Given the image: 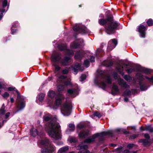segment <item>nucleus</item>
<instances>
[{"label": "nucleus", "mask_w": 153, "mask_h": 153, "mask_svg": "<svg viewBox=\"0 0 153 153\" xmlns=\"http://www.w3.org/2000/svg\"><path fill=\"white\" fill-rule=\"evenodd\" d=\"M60 127L59 123L52 121L46 124L45 130L50 137L56 140H58L61 138Z\"/></svg>", "instance_id": "obj_1"}, {"label": "nucleus", "mask_w": 153, "mask_h": 153, "mask_svg": "<svg viewBox=\"0 0 153 153\" xmlns=\"http://www.w3.org/2000/svg\"><path fill=\"white\" fill-rule=\"evenodd\" d=\"M105 82L108 84H111V81L110 76H106L102 71H99L97 76L94 79V83L100 85L102 88L104 89L106 86Z\"/></svg>", "instance_id": "obj_2"}, {"label": "nucleus", "mask_w": 153, "mask_h": 153, "mask_svg": "<svg viewBox=\"0 0 153 153\" xmlns=\"http://www.w3.org/2000/svg\"><path fill=\"white\" fill-rule=\"evenodd\" d=\"M113 17L112 16H109L106 19L107 21H108V26L106 28V32L108 34H111L113 33L115 29L118 26L119 24L118 23L112 22Z\"/></svg>", "instance_id": "obj_3"}, {"label": "nucleus", "mask_w": 153, "mask_h": 153, "mask_svg": "<svg viewBox=\"0 0 153 153\" xmlns=\"http://www.w3.org/2000/svg\"><path fill=\"white\" fill-rule=\"evenodd\" d=\"M8 90L9 91L15 90L16 91L18 95L16 99V102L17 105V108L18 109L16 112L22 109L25 107V104L23 101L22 100L21 96L19 94L18 91L15 88H13L12 87H9L8 88Z\"/></svg>", "instance_id": "obj_4"}, {"label": "nucleus", "mask_w": 153, "mask_h": 153, "mask_svg": "<svg viewBox=\"0 0 153 153\" xmlns=\"http://www.w3.org/2000/svg\"><path fill=\"white\" fill-rule=\"evenodd\" d=\"M112 133L111 131H104L99 134H96L93 135L91 137L85 140L84 143H90L93 142L96 138L99 136L104 137L107 135H110L112 136Z\"/></svg>", "instance_id": "obj_5"}, {"label": "nucleus", "mask_w": 153, "mask_h": 153, "mask_svg": "<svg viewBox=\"0 0 153 153\" xmlns=\"http://www.w3.org/2000/svg\"><path fill=\"white\" fill-rule=\"evenodd\" d=\"M71 103L66 102L64 104L61 108V113L64 116H68L71 114Z\"/></svg>", "instance_id": "obj_6"}, {"label": "nucleus", "mask_w": 153, "mask_h": 153, "mask_svg": "<svg viewBox=\"0 0 153 153\" xmlns=\"http://www.w3.org/2000/svg\"><path fill=\"white\" fill-rule=\"evenodd\" d=\"M61 54L59 52H56L53 54L51 56V60L53 63V65L55 67L56 71H58L59 70L60 68L55 63L59 61L61 59Z\"/></svg>", "instance_id": "obj_7"}, {"label": "nucleus", "mask_w": 153, "mask_h": 153, "mask_svg": "<svg viewBox=\"0 0 153 153\" xmlns=\"http://www.w3.org/2000/svg\"><path fill=\"white\" fill-rule=\"evenodd\" d=\"M84 142H82L78 146L76 147V149L78 150H81L78 153H91L89 151L87 150L88 148L87 145H84ZM69 153H74V152H69Z\"/></svg>", "instance_id": "obj_8"}, {"label": "nucleus", "mask_w": 153, "mask_h": 153, "mask_svg": "<svg viewBox=\"0 0 153 153\" xmlns=\"http://www.w3.org/2000/svg\"><path fill=\"white\" fill-rule=\"evenodd\" d=\"M59 48L60 50L62 51H65V53L66 55H73L74 53L72 51L70 50L67 49L66 46L64 44H61L59 45Z\"/></svg>", "instance_id": "obj_9"}, {"label": "nucleus", "mask_w": 153, "mask_h": 153, "mask_svg": "<svg viewBox=\"0 0 153 153\" xmlns=\"http://www.w3.org/2000/svg\"><path fill=\"white\" fill-rule=\"evenodd\" d=\"M117 44V40L115 39H112L109 41L108 44L107 49L109 51H111L114 48Z\"/></svg>", "instance_id": "obj_10"}, {"label": "nucleus", "mask_w": 153, "mask_h": 153, "mask_svg": "<svg viewBox=\"0 0 153 153\" xmlns=\"http://www.w3.org/2000/svg\"><path fill=\"white\" fill-rule=\"evenodd\" d=\"M138 31L140 33V36L141 37L145 38V37L146 27L143 25L141 24L138 26Z\"/></svg>", "instance_id": "obj_11"}, {"label": "nucleus", "mask_w": 153, "mask_h": 153, "mask_svg": "<svg viewBox=\"0 0 153 153\" xmlns=\"http://www.w3.org/2000/svg\"><path fill=\"white\" fill-rule=\"evenodd\" d=\"M72 62V59L70 57L65 56L61 61V64L63 66L68 65L71 64Z\"/></svg>", "instance_id": "obj_12"}, {"label": "nucleus", "mask_w": 153, "mask_h": 153, "mask_svg": "<svg viewBox=\"0 0 153 153\" xmlns=\"http://www.w3.org/2000/svg\"><path fill=\"white\" fill-rule=\"evenodd\" d=\"M136 76L137 78L140 80H143L145 79V78H146L150 82L153 84V76H152L150 78L147 76H143L140 73H138L136 74Z\"/></svg>", "instance_id": "obj_13"}, {"label": "nucleus", "mask_w": 153, "mask_h": 153, "mask_svg": "<svg viewBox=\"0 0 153 153\" xmlns=\"http://www.w3.org/2000/svg\"><path fill=\"white\" fill-rule=\"evenodd\" d=\"M64 97L61 94H58L55 97V104L56 105H60L62 103V100L63 99Z\"/></svg>", "instance_id": "obj_14"}, {"label": "nucleus", "mask_w": 153, "mask_h": 153, "mask_svg": "<svg viewBox=\"0 0 153 153\" xmlns=\"http://www.w3.org/2000/svg\"><path fill=\"white\" fill-rule=\"evenodd\" d=\"M66 78V76L64 75H62L59 77L58 80L60 82L64 83L66 85H69L71 86H72V84L71 82L69 80L65 81L64 79Z\"/></svg>", "instance_id": "obj_15"}, {"label": "nucleus", "mask_w": 153, "mask_h": 153, "mask_svg": "<svg viewBox=\"0 0 153 153\" xmlns=\"http://www.w3.org/2000/svg\"><path fill=\"white\" fill-rule=\"evenodd\" d=\"M80 65L78 63H77L74 65L73 68V69L74 70V74H76L78 72V70H79L81 71H82L84 70V67H80Z\"/></svg>", "instance_id": "obj_16"}, {"label": "nucleus", "mask_w": 153, "mask_h": 153, "mask_svg": "<svg viewBox=\"0 0 153 153\" xmlns=\"http://www.w3.org/2000/svg\"><path fill=\"white\" fill-rule=\"evenodd\" d=\"M118 82L119 85L121 87L125 88H128L129 86L126 84V82L124 80L120 78H119L118 79Z\"/></svg>", "instance_id": "obj_17"}, {"label": "nucleus", "mask_w": 153, "mask_h": 153, "mask_svg": "<svg viewBox=\"0 0 153 153\" xmlns=\"http://www.w3.org/2000/svg\"><path fill=\"white\" fill-rule=\"evenodd\" d=\"M119 91L118 86L115 85H113L112 89L111 94L113 95L117 94Z\"/></svg>", "instance_id": "obj_18"}, {"label": "nucleus", "mask_w": 153, "mask_h": 153, "mask_svg": "<svg viewBox=\"0 0 153 153\" xmlns=\"http://www.w3.org/2000/svg\"><path fill=\"white\" fill-rule=\"evenodd\" d=\"M89 131L88 130L81 131L79 134V136L80 138L83 137L88 136L89 134Z\"/></svg>", "instance_id": "obj_19"}, {"label": "nucleus", "mask_w": 153, "mask_h": 153, "mask_svg": "<svg viewBox=\"0 0 153 153\" xmlns=\"http://www.w3.org/2000/svg\"><path fill=\"white\" fill-rule=\"evenodd\" d=\"M139 142L142 143L145 146H149L151 144L150 142L148 140L145 139L140 140Z\"/></svg>", "instance_id": "obj_20"}, {"label": "nucleus", "mask_w": 153, "mask_h": 153, "mask_svg": "<svg viewBox=\"0 0 153 153\" xmlns=\"http://www.w3.org/2000/svg\"><path fill=\"white\" fill-rule=\"evenodd\" d=\"M83 55V52L82 51H79L76 53L75 58L76 59H80Z\"/></svg>", "instance_id": "obj_21"}, {"label": "nucleus", "mask_w": 153, "mask_h": 153, "mask_svg": "<svg viewBox=\"0 0 153 153\" xmlns=\"http://www.w3.org/2000/svg\"><path fill=\"white\" fill-rule=\"evenodd\" d=\"M69 148L68 146H64L59 149L58 153H63L68 150Z\"/></svg>", "instance_id": "obj_22"}, {"label": "nucleus", "mask_w": 153, "mask_h": 153, "mask_svg": "<svg viewBox=\"0 0 153 153\" xmlns=\"http://www.w3.org/2000/svg\"><path fill=\"white\" fill-rule=\"evenodd\" d=\"M95 116L100 118L102 116V114L97 111H96L91 116V117L93 118Z\"/></svg>", "instance_id": "obj_23"}, {"label": "nucleus", "mask_w": 153, "mask_h": 153, "mask_svg": "<svg viewBox=\"0 0 153 153\" xmlns=\"http://www.w3.org/2000/svg\"><path fill=\"white\" fill-rule=\"evenodd\" d=\"M69 126L70 129H68L66 131V134H68L69 131H73L75 129V126L74 124H70L69 125Z\"/></svg>", "instance_id": "obj_24"}, {"label": "nucleus", "mask_w": 153, "mask_h": 153, "mask_svg": "<svg viewBox=\"0 0 153 153\" xmlns=\"http://www.w3.org/2000/svg\"><path fill=\"white\" fill-rule=\"evenodd\" d=\"M51 117L52 115L49 114L45 115L43 117L44 120L46 121H49L51 119Z\"/></svg>", "instance_id": "obj_25"}, {"label": "nucleus", "mask_w": 153, "mask_h": 153, "mask_svg": "<svg viewBox=\"0 0 153 153\" xmlns=\"http://www.w3.org/2000/svg\"><path fill=\"white\" fill-rule=\"evenodd\" d=\"M31 134L33 137H35L38 134V131L35 128H32L30 131Z\"/></svg>", "instance_id": "obj_26"}, {"label": "nucleus", "mask_w": 153, "mask_h": 153, "mask_svg": "<svg viewBox=\"0 0 153 153\" xmlns=\"http://www.w3.org/2000/svg\"><path fill=\"white\" fill-rule=\"evenodd\" d=\"M123 65H119L117 67L118 71L122 75L124 74L123 72Z\"/></svg>", "instance_id": "obj_27"}, {"label": "nucleus", "mask_w": 153, "mask_h": 153, "mask_svg": "<svg viewBox=\"0 0 153 153\" xmlns=\"http://www.w3.org/2000/svg\"><path fill=\"white\" fill-rule=\"evenodd\" d=\"M73 29L75 31H82L83 33L85 32V30H84L82 29L80 27L77 25L74 26Z\"/></svg>", "instance_id": "obj_28"}, {"label": "nucleus", "mask_w": 153, "mask_h": 153, "mask_svg": "<svg viewBox=\"0 0 153 153\" xmlns=\"http://www.w3.org/2000/svg\"><path fill=\"white\" fill-rule=\"evenodd\" d=\"M139 71L142 73H144L146 74H148L149 72V69L143 68V67H140L139 69Z\"/></svg>", "instance_id": "obj_29"}, {"label": "nucleus", "mask_w": 153, "mask_h": 153, "mask_svg": "<svg viewBox=\"0 0 153 153\" xmlns=\"http://www.w3.org/2000/svg\"><path fill=\"white\" fill-rule=\"evenodd\" d=\"M48 94L49 97L53 98L56 95V93L55 91L52 90L49 91Z\"/></svg>", "instance_id": "obj_30"}, {"label": "nucleus", "mask_w": 153, "mask_h": 153, "mask_svg": "<svg viewBox=\"0 0 153 153\" xmlns=\"http://www.w3.org/2000/svg\"><path fill=\"white\" fill-rule=\"evenodd\" d=\"M70 46L71 48L75 49L78 48L79 47V45L78 43L73 42L71 43Z\"/></svg>", "instance_id": "obj_31"}, {"label": "nucleus", "mask_w": 153, "mask_h": 153, "mask_svg": "<svg viewBox=\"0 0 153 153\" xmlns=\"http://www.w3.org/2000/svg\"><path fill=\"white\" fill-rule=\"evenodd\" d=\"M99 23L101 25H103L107 22V20L102 19H99Z\"/></svg>", "instance_id": "obj_32"}, {"label": "nucleus", "mask_w": 153, "mask_h": 153, "mask_svg": "<svg viewBox=\"0 0 153 153\" xmlns=\"http://www.w3.org/2000/svg\"><path fill=\"white\" fill-rule=\"evenodd\" d=\"M76 90L75 89H69L67 92L68 94L71 95L76 92Z\"/></svg>", "instance_id": "obj_33"}, {"label": "nucleus", "mask_w": 153, "mask_h": 153, "mask_svg": "<svg viewBox=\"0 0 153 153\" xmlns=\"http://www.w3.org/2000/svg\"><path fill=\"white\" fill-rule=\"evenodd\" d=\"M57 88L59 92H61L64 90V86L63 85H59L57 86Z\"/></svg>", "instance_id": "obj_34"}, {"label": "nucleus", "mask_w": 153, "mask_h": 153, "mask_svg": "<svg viewBox=\"0 0 153 153\" xmlns=\"http://www.w3.org/2000/svg\"><path fill=\"white\" fill-rule=\"evenodd\" d=\"M124 79L128 82H130L132 80V77L129 76L125 75L124 76Z\"/></svg>", "instance_id": "obj_35"}, {"label": "nucleus", "mask_w": 153, "mask_h": 153, "mask_svg": "<svg viewBox=\"0 0 153 153\" xmlns=\"http://www.w3.org/2000/svg\"><path fill=\"white\" fill-rule=\"evenodd\" d=\"M5 108V106L4 104H3L2 106L0 109V114H3L5 112V111L4 109Z\"/></svg>", "instance_id": "obj_36"}, {"label": "nucleus", "mask_w": 153, "mask_h": 153, "mask_svg": "<svg viewBox=\"0 0 153 153\" xmlns=\"http://www.w3.org/2000/svg\"><path fill=\"white\" fill-rule=\"evenodd\" d=\"M39 100L40 101H41L43 100L45 96V94H44L42 93L39 95Z\"/></svg>", "instance_id": "obj_37"}, {"label": "nucleus", "mask_w": 153, "mask_h": 153, "mask_svg": "<svg viewBox=\"0 0 153 153\" xmlns=\"http://www.w3.org/2000/svg\"><path fill=\"white\" fill-rule=\"evenodd\" d=\"M146 129H145L146 131H148L150 132H152L153 131V129L151 127V126H146Z\"/></svg>", "instance_id": "obj_38"}, {"label": "nucleus", "mask_w": 153, "mask_h": 153, "mask_svg": "<svg viewBox=\"0 0 153 153\" xmlns=\"http://www.w3.org/2000/svg\"><path fill=\"white\" fill-rule=\"evenodd\" d=\"M126 71L128 73H131L134 71V68L133 67H132L130 68H129L126 69Z\"/></svg>", "instance_id": "obj_39"}, {"label": "nucleus", "mask_w": 153, "mask_h": 153, "mask_svg": "<svg viewBox=\"0 0 153 153\" xmlns=\"http://www.w3.org/2000/svg\"><path fill=\"white\" fill-rule=\"evenodd\" d=\"M148 26H152L153 25V21L152 19H149L147 22Z\"/></svg>", "instance_id": "obj_40"}, {"label": "nucleus", "mask_w": 153, "mask_h": 153, "mask_svg": "<svg viewBox=\"0 0 153 153\" xmlns=\"http://www.w3.org/2000/svg\"><path fill=\"white\" fill-rule=\"evenodd\" d=\"M5 11V10L4 9H1L0 10V12H1L0 14V20L2 19L3 16V13H4Z\"/></svg>", "instance_id": "obj_41"}, {"label": "nucleus", "mask_w": 153, "mask_h": 153, "mask_svg": "<svg viewBox=\"0 0 153 153\" xmlns=\"http://www.w3.org/2000/svg\"><path fill=\"white\" fill-rule=\"evenodd\" d=\"M7 0H4L2 2V8L1 9H4V8L7 5Z\"/></svg>", "instance_id": "obj_42"}, {"label": "nucleus", "mask_w": 153, "mask_h": 153, "mask_svg": "<svg viewBox=\"0 0 153 153\" xmlns=\"http://www.w3.org/2000/svg\"><path fill=\"white\" fill-rule=\"evenodd\" d=\"M140 88L142 91H143L147 90V87L144 85H140Z\"/></svg>", "instance_id": "obj_43"}, {"label": "nucleus", "mask_w": 153, "mask_h": 153, "mask_svg": "<svg viewBox=\"0 0 153 153\" xmlns=\"http://www.w3.org/2000/svg\"><path fill=\"white\" fill-rule=\"evenodd\" d=\"M84 65H85V66L86 67H88L89 66V62L88 60L86 59L84 61Z\"/></svg>", "instance_id": "obj_44"}, {"label": "nucleus", "mask_w": 153, "mask_h": 153, "mask_svg": "<svg viewBox=\"0 0 153 153\" xmlns=\"http://www.w3.org/2000/svg\"><path fill=\"white\" fill-rule=\"evenodd\" d=\"M2 95L4 98L7 99L9 97V94L7 92H5Z\"/></svg>", "instance_id": "obj_45"}, {"label": "nucleus", "mask_w": 153, "mask_h": 153, "mask_svg": "<svg viewBox=\"0 0 153 153\" xmlns=\"http://www.w3.org/2000/svg\"><path fill=\"white\" fill-rule=\"evenodd\" d=\"M69 140L70 142H71V143H72V142L75 143L76 141V138L74 137H72L70 138L69 139Z\"/></svg>", "instance_id": "obj_46"}, {"label": "nucleus", "mask_w": 153, "mask_h": 153, "mask_svg": "<svg viewBox=\"0 0 153 153\" xmlns=\"http://www.w3.org/2000/svg\"><path fill=\"white\" fill-rule=\"evenodd\" d=\"M86 77L85 75L84 74L80 76V81L81 82H82L83 80L85 79Z\"/></svg>", "instance_id": "obj_47"}, {"label": "nucleus", "mask_w": 153, "mask_h": 153, "mask_svg": "<svg viewBox=\"0 0 153 153\" xmlns=\"http://www.w3.org/2000/svg\"><path fill=\"white\" fill-rule=\"evenodd\" d=\"M126 95H129L131 94V92L129 90H126L124 93Z\"/></svg>", "instance_id": "obj_48"}, {"label": "nucleus", "mask_w": 153, "mask_h": 153, "mask_svg": "<svg viewBox=\"0 0 153 153\" xmlns=\"http://www.w3.org/2000/svg\"><path fill=\"white\" fill-rule=\"evenodd\" d=\"M78 127L80 129H82L84 127V125L82 124H79L77 125Z\"/></svg>", "instance_id": "obj_49"}, {"label": "nucleus", "mask_w": 153, "mask_h": 153, "mask_svg": "<svg viewBox=\"0 0 153 153\" xmlns=\"http://www.w3.org/2000/svg\"><path fill=\"white\" fill-rule=\"evenodd\" d=\"M134 144H129L127 145V147L128 148L130 149L134 147Z\"/></svg>", "instance_id": "obj_50"}, {"label": "nucleus", "mask_w": 153, "mask_h": 153, "mask_svg": "<svg viewBox=\"0 0 153 153\" xmlns=\"http://www.w3.org/2000/svg\"><path fill=\"white\" fill-rule=\"evenodd\" d=\"M113 76L115 79L117 78V73L114 72L112 74Z\"/></svg>", "instance_id": "obj_51"}, {"label": "nucleus", "mask_w": 153, "mask_h": 153, "mask_svg": "<svg viewBox=\"0 0 153 153\" xmlns=\"http://www.w3.org/2000/svg\"><path fill=\"white\" fill-rule=\"evenodd\" d=\"M145 137L147 139V140H149L150 139V136L149 135L147 134H144Z\"/></svg>", "instance_id": "obj_52"}, {"label": "nucleus", "mask_w": 153, "mask_h": 153, "mask_svg": "<svg viewBox=\"0 0 153 153\" xmlns=\"http://www.w3.org/2000/svg\"><path fill=\"white\" fill-rule=\"evenodd\" d=\"M90 61L91 62H94L95 61V58L93 56H91L90 59Z\"/></svg>", "instance_id": "obj_53"}, {"label": "nucleus", "mask_w": 153, "mask_h": 153, "mask_svg": "<svg viewBox=\"0 0 153 153\" xmlns=\"http://www.w3.org/2000/svg\"><path fill=\"white\" fill-rule=\"evenodd\" d=\"M68 71L67 69H64L62 71V73L63 74H66L68 73Z\"/></svg>", "instance_id": "obj_54"}, {"label": "nucleus", "mask_w": 153, "mask_h": 153, "mask_svg": "<svg viewBox=\"0 0 153 153\" xmlns=\"http://www.w3.org/2000/svg\"><path fill=\"white\" fill-rule=\"evenodd\" d=\"M3 89H4L2 87L1 83V82H0V94H1V92L2 91H3Z\"/></svg>", "instance_id": "obj_55"}, {"label": "nucleus", "mask_w": 153, "mask_h": 153, "mask_svg": "<svg viewBox=\"0 0 153 153\" xmlns=\"http://www.w3.org/2000/svg\"><path fill=\"white\" fill-rule=\"evenodd\" d=\"M137 136V135L136 134H134L131 136V139H134L136 138Z\"/></svg>", "instance_id": "obj_56"}, {"label": "nucleus", "mask_w": 153, "mask_h": 153, "mask_svg": "<svg viewBox=\"0 0 153 153\" xmlns=\"http://www.w3.org/2000/svg\"><path fill=\"white\" fill-rule=\"evenodd\" d=\"M10 114V113L9 112L7 113L5 115V118H7L9 116Z\"/></svg>", "instance_id": "obj_57"}, {"label": "nucleus", "mask_w": 153, "mask_h": 153, "mask_svg": "<svg viewBox=\"0 0 153 153\" xmlns=\"http://www.w3.org/2000/svg\"><path fill=\"white\" fill-rule=\"evenodd\" d=\"M140 129L143 131H145L146 130L145 129H146V127H143L142 126H141L140 127Z\"/></svg>", "instance_id": "obj_58"}, {"label": "nucleus", "mask_w": 153, "mask_h": 153, "mask_svg": "<svg viewBox=\"0 0 153 153\" xmlns=\"http://www.w3.org/2000/svg\"><path fill=\"white\" fill-rule=\"evenodd\" d=\"M121 150V149L120 148H117V149H115V150L116 151H117L118 152H120V151Z\"/></svg>", "instance_id": "obj_59"}, {"label": "nucleus", "mask_w": 153, "mask_h": 153, "mask_svg": "<svg viewBox=\"0 0 153 153\" xmlns=\"http://www.w3.org/2000/svg\"><path fill=\"white\" fill-rule=\"evenodd\" d=\"M10 102L11 103L13 102L14 101V100L12 97H10Z\"/></svg>", "instance_id": "obj_60"}, {"label": "nucleus", "mask_w": 153, "mask_h": 153, "mask_svg": "<svg viewBox=\"0 0 153 153\" xmlns=\"http://www.w3.org/2000/svg\"><path fill=\"white\" fill-rule=\"evenodd\" d=\"M124 153H129V152L128 150L126 149L124 150Z\"/></svg>", "instance_id": "obj_61"}, {"label": "nucleus", "mask_w": 153, "mask_h": 153, "mask_svg": "<svg viewBox=\"0 0 153 153\" xmlns=\"http://www.w3.org/2000/svg\"><path fill=\"white\" fill-rule=\"evenodd\" d=\"M128 100V99L127 98H125L124 99V100L125 102H127Z\"/></svg>", "instance_id": "obj_62"}, {"label": "nucleus", "mask_w": 153, "mask_h": 153, "mask_svg": "<svg viewBox=\"0 0 153 153\" xmlns=\"http://www.w3.org/2000/svg\"><path fill=\"white\" fill-rule=\"evenodd\" d=\"M110 146H116V145L115 144H111L110 145Z\"/></svg>", "instance_id": "obj_63"}, {"label": "nucleus", "mask_w": 153, "mask_h": 153, "mask_svg": "<svg viewBox=\"0 0 153 153\" xmlns=\"http://www.w3.org/2000/svg\"><path fill=\"white\" fill-rule=\"evenodd\" d=\"M124 133H125L126 134H128V132L127 131H125L123 132Z\"/></svg>", "instance_id": "obj_64"}]
</instances>
